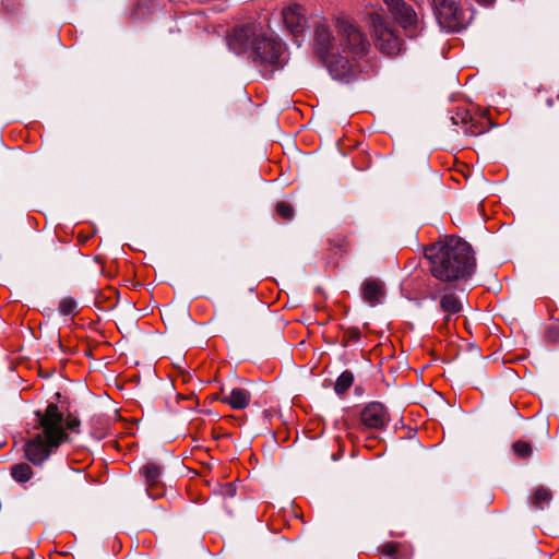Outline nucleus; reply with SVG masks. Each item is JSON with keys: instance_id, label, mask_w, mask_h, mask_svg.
Here are the masks:
<instances>
[{"instance_id": "1", "label": "nucleus", "mask_w": 559, "mask_h": 559, "mask_svg": "<svg viewBox=\"0 0 559 559\" xmlns=\"http://www.w3.org/2000/svg\"><path fill=\"white\" fill-rule=\"evenodd\" d=\"M425 257L430 262L431 274L443 282L471 276L475 269L471 245L456 237H450L443 242L427 247Z\"/></svg>"}, {"instance_id": "2", "label": "nucleus", "mask_w": 559, "mask_h": 559, "mask_svg": "<svg viewBox=\"0 0 559 559\" xmlns=\"http://www.w3.org/2000/svg\"><path fill=\"white\" fill-rule=\"evenodd\" d=\"M37 426L32 438L24 444L26 459L34 465L43 464L63 443L68 436L64 418L56 404H49L44 413L36 412Z\"/></svg>"}, {"instance_id": "3", "label": "nucleus", "mask_w": 559, "mask_h": 559, "mask_svg": "<svg viewBox=\"0 0 559 559\" xmlns=\"http://www.w3.org/2000/svg\"><path fill=\"white\" fill-rule=\"evenodd\" d=\"M228 45L236 53L250 51L253 61L263 66L281 67L284 62L282 45L266 37L257 24L236 27Z\"/></svg>"}, {"instance_id": "4", "label": "nucleus", "mask_w": 559, "mask_h": 559, "mask_svg": "<svg viewBox=\"0 0 559 559\" xmlns=\"http://www.w3.org/2000/svg\"><path fill=\"white\" fill-rule=\"evenodd\" d=\"M314 39L318 46V50L324 57V62L330 69V72L341 78L346 75L352 64L347 57L338 56V49H336L332 43V35L329 27L325 24H318L314 28Z\"/></svg>"}, {"instance_id": "5", "label": "nucleus", "mask_w": 559, "mask_h": 559, "mask_svg": "<svg viewBox=\"0 0 559 559\" xmlns=\"http://www.w3.org/2000/svg\"><path fill=\"white\" fill-rule=\"evenodd\" d=\"M367 24L371 29L378 49L388 55L395 56L401 52L403 41L396 32L384 21L378 11L367 13Z\"/></svg>"}, {"instance_id": "6", "label": "nucleus", "mask_w": 559, "mask_h": 559, "mask_svg": "<svg viewBox=\"0 0 559 559\" xmlns=\"http://www.w3.org/2000/svg\"><path fill=\"white\" fill-rule=\"evenodd\" d=\"M338 36L342 51L353 58L365 55L369 48V43L366 36L359 28L349 21H341L338 23Z\"/></svg>"}, {"instance_id": "7", "label": "nucleus", "mask_w": 559, "mask_h": 559, "mask_svg": "<svg viewBox=\"0 0 559 559\" xmlns=\"http://www.w3.org/2000/svg\"><path fill=\"white\" fill-rule=\"evenodd\" d=\"M435 16L447 32H455L462 25V10L455 0H432Z\"/></svg>"}, {"instance_id": "8", "label": "nucleus", "mask_w": 559, "mask_h": 559, "mask_svg": "<svg viewBox=\"0 0 559 559\" xmlns=\"http://www.w3.org/2000/svg\"><path fill=\"white\" fill-rule=\"evenodd\" d=\"M384 3L408 37L413 38L419 34L418 19L411 5L406 4L403 0H384Z\"/></svg>"}, {"instance_id": "9", "label": "nucleus", "mask_w": 559, "mask_h": 559, "mask_svg": "<svg viewBox=\"0 0 559 559\" xmlns=\"http://www.w3.org/2000/svg\"><path fill=\"white\" fill-rule=\"evenodd\" d=\"M384 3L408 37L413 38L419 34L418 19L411 5L406 4L403 0H384Z\"/></svg>"}, {"instance_id": "10", "label": "nucleus", "mask_w": 559, "mask_h": 559, "mask_svg": "<svg viewBox=\"0 0 559 559\" xmlns=\"http://www.w3.org/2000/svg\"><path fill=\"white\" fill-rule=\"evenodd\" d=\"M140 474L144 478L147 495L153 499L163 497L166 492L162 483V467L156 463H146L140 468Z\"/></svg>"}, {"instance_id": "11", "label": "nucleus", "mask_w": 559, "mask_h": 559, "mask_svg": "<svg viewBox=\"0 0 559 559\" xmlns=\"http://www.w3.org/2000/svg\"><path fill=\"white\" fill-rule=\"evenodd\" d=\"M360 420L367 428L382 429L389 424L390 417L383 404L372 402L361 411Z\"/></svg>"}, {"instance_id": "12", "label": "nucleus", "mask_w": 559, "mask_h": 559, "mask_svg": "<svg viewBox=\"0 0 559 559\" xmlns=\"http://www.w3.org/2000/svg\"><path fill=\"white\" fill-rule=\"evenodd\" d=\"M283 21L296 38L301 36L308 28L307 19L305 16V9L299 4H293L282 12Z\"/></svg>"}, {"instance_id": "13", "label": "nucleus", "mask_w": 559, "mask_h": 559, "mask_svg": "<svg viewBox=\"0 0 559 559\" xmlns=\"http://www.w3.org/2000/svg\"><path fill=\"white\" fill-rule=\"evenodd\" d=\"M250 400V392L241 388H235L228 395L222 397V402L228 404L234 409L246 408L249 405Z\"/></svg>"}, {"instance_id": "14", "label": "nucleus", "mask_w": 559, "mask_h": 559, "mask_svg": "<svg viewBox=\"0 0 559 559\" xmlns=\"http://www.w3.org/2000/svg\"><path fill=\"white\" fill-rule=\"evenodd\" d=\"M362 296L370 306H376L383 296L382 283L374 280L367 281L362 287Z\"/></svg>"}, {"instance_id": "15", "label": "nucleus", "mask_w": 559, "mask_h": 559, "mask_svg": "<svg viewBox=\"0 0 559 559\" xmlns=\"http://www.w3.org/2000/svg\"><path fill=\"white\" fill-rule=\"evenodd\" d=\"M440 308L445 313V320L452 314H456L462 310V302L453 293L444 294L440 299Z\"/></svg>"}, {"instance_id": "16", "label": "nucleus", "mask_w": 559, "mask_h": 559, "mask_svg": "<svg viewBox=\"0 0 559 559\" xmlns=\"http://www.w3.org/2000/svg\"><path fill=\"white\" fill-rule=\"evenodd\" d=\"M12 477L19 483H25L32 478L33 471L26 463L15 464L11 467Z\"/></svg>"}, {"instance_id": "17", "label": "nucleus", "mask_w": 559, "mask_h": 559, "mask_svg": "<svg viewBox=\"0 0 559 559\" xmlns=\"http://www.w3.org/2000/svg\"><path fill=\"white\" fill-rule=\"evenodd\" d=\"M353 382L354 374L350 371L345 370L336 379L334 390L337 394L342 395L352 386Z\"/></svg>"}, {"instance_id": "18", "label": "nucleus", "mask_w": 559, "mask_h": 559, "mask_svg": "<svg viewBox=\"0 0 559 559\" xmlns=\"http://www.w3.org/2000/svg\"><path fill=\"white\" fill-rule=\"evenodd\" d=\"M550 500L551 492L548 489L540 487L535 490L532 502L537 509H544Z\"/></svg>"}, {"instance_id": "19", "label": "nucleus", "mask_w": 559, "mask_h": 559, "mask_svg": "<svg viewBox=\"0 0 559 559\" xmlns=\"http://www.w3.org/2000/svg\"><path fill=\"white\" fill-rule=\"evenodd\" d=\"M513 452L520 459H527L532 455L533 449L531 443L525 441H515L512 444Z\"/></svg>"}, {"instance_id": "20", "label": "nucleus", "mask_w": 559, "mask_h": 559, "mask_svg": "<svg viewBox=\"0 0 559 559\" xmlns=\"http://www.w3.org/2000/svg\"><path fill=\"white\" fill-rule=\"evenodd\" d=\"M76 309V301L71 297H64L59 302V312L62 316L73 314Z\"/></svg>"}, {"instance_id": "21", "label": "nucleus", "mask_w": 559, "mask_h": 559, "mask_svg": "<svg viewBox=\"0 0 559 559\" xmlns=\"http://www.w3.org/2000/svg\"><path fill=\"white\" fill-rule=\"evenodd\" d=\"M276 213L283 219L289 221L294 216V209L289 203L282 201L276 204Z\"/></svg>"}, {"instance_id": "22", "label": "nucleus", "mask_w": 559, "mask_h": 559, "mask_svg": "<svg viewBox=\"0 0 559 559\" xmlns=\"http://www.w3.org/2000/svg\"><path fill=\"white\" fill-rule=\"evenodd\" d=\"M396 543H386L382 546V551L388 556H393L397 550Z\"/></svg>"}, {"instance_id": "23", "label": "nucleus", "mask_w": 559, "mask_h": 559, "mask_svg": "<svg viewBox=\"0 0 559 559\" xmlns=\"http://www.w3.org/2000/svg\"><path fill=\"white\" fill-rule=\"evenodd\" d=\"M80 421L76 418H69L66 423V426L70 430H75L79 427Z\"/></svg>"}, {"instance_id": "24", "label": "nucleus", "mask_w": 559, "mask_h": 559, "mask_svg": "<svg viewBox=\"0 0 559 559\" xmlns=\"http://www.w3.org/2000/svg\"><path fill=\"white\" fill-rule=\"evenodd\" d=\"M548 338L552 341L559 340V330L554 328L548 330Z\"/></svg>"}, {"instance_id": "25", "label": "nucleus", "mask_w": 559, "mask_h": 559, "mask_svg": "<svg viewBox=\"0 0 559 559\" xmlns=\"http://www.w3.org/2000/svg\"><path fill=\"white\" fill-rule=\"evenodd\" d=\"M430 296H431L432 299L437 298V295H435V294H431Z\"/></svg>"}]
</instances>
